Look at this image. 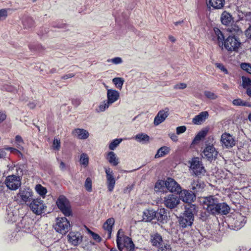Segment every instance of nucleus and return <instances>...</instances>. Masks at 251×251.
<instances>
[{
	"instance_id": "nucleus-1",
	"label": "nucleus",
	"mask_w": 251,
	"mask_h": 251,
	"mask_svg": "<svg viewBox=\"0 0 251 251\" xmlns=\"http://www.w3.org/2000/svg\"><path fill=\"white\" fill-rule=\"evenodd\" d=\"M203 208L212 215H226L230 210L229 206L225 202H219V199L214 196H210L201 199Z\"/></svg>"
},
{
	"instance_id": "nucleus-2",
	"label": "nucleus",
	"mask_w": 251,
	"mask_h": 251,
	"mask_svg": "<svg viewBox=\"0 0 251 251\" xmlns=\"http://www.w3.org/2000/svg\"><path fill=\"white\" fill-rule=\"evenodd\" d=\"M116 243L120 251L125 248L127 251H133L135 246L131 239L124 234V232L120 229L117 233Z\"/></svg>"
},
{
	"instance_id": "nucleus-3",
	"label": "nucleus",
	"mask_w": 251,
	"mask_h": 251,
	"mask_svg": "<svg viewBox=\"0 0 251 251\" xmlns=\"http://www.w3.org/2000/svg\"><path fill=\"white\" fill-rule=\"evenodd\" d=\"M33 192L28 188H21L19 193L15 196V200L20 204H25L32 200Z\"/></svg>"
},
{
	"instance_id": "nucleus-4",
	"label": "nucleus",
	"mask_w": 251,
	"mask_h": 251,
	"mask_svg": "<svg viewBox=\"0 0 251 251\" xmlns=\"http://www.w3.org/2000/svg\"><path fill=\"white\" fill-rule=\"evenodd\" d=\"M194 209V208L192 206H190V208H186L183 214V216L179 217V225L182 227H186L192 225L194 221V214L193 213V210Z\"/></svg>"
},
{
	"instance_id": "nucleus-5",
	"label": "nucleus",
	"mask_w": 251,
	"mask_h": 251,
	"mask_svg": "<svg viewBox=\"0 0 251 251\" xmlns=\"http://www.w3.org/2000/svg\"><path fill=\"white\" fill-rule=\"evenodd\" d=\"M246 218L240 213H235L231 215L228 219L231 226L235 230L240 229L246 223Z\"/></svg>"
},
{
	"instance_id": "nucleus-6",
	"label": "nucleus",
	"mask_w": 251,
	"mask_h": 251,
	"mask_svg": "<svg viewBox=\"0 0 251 251\" xmlns=\"http://www.w3.org/2000/svg\"><path fill=\"white\" fill-rule=\"evenodd\" d=\"M225 48L230 51H237L240 47L241 43L235 36L229 35L224 41Z\"/></svg>"
},
{
	"instance_id": "nucleus-7",
	"label": "nucleus",
	"mask_w": 251,
	"mask_h": 251,
	"mask_svg": "<svg viewBox=\"0 0 251 251\" xmlns=\"http://www.w3.org/2000/svg\"><path fill=\"white\" fill-rule=\"evenodd\" d=\"M58 208L66 216L71 215L72 211L69 201L64 196H60L56 201Z\"/></svg>"
},
{
	"instance_id": "nucleus-8",
	"label": "nucleus",
	"mask_w": 251,
	"mask_h": 251,
	"mask_svg": "<svg viewBox=\"0 0 251 251\" xmlns=\"http://www.w3.org/2000/svg\"><path fill=\"white\" fill-rule=\"evenodd\" d=\"M54 228L57 232L65 234L70 230V224L66 218H57Z\"/></svg>"
},
{
	"instance_id": "nucleus-9",
	"label": "nucleus",
	"mask_w": 251,
	"mask_h": 251,
	"mask_svg": "<svg viewBox=\"0 0 251 251\" xmlns=\"http://www.w3.org/2000/svg\"><path fill=\"white\" fill-rule=\"evenodd\" d=\"M190 169L193 172V174L196 176L204 175L205 170L201 162L198 157L194 158L191 161Z\"/></svg>"
},
{
	"instance_id": "nucleus-10",
	"label": "nucleus",
	"mask_w": 251,
	"mask_h": 251,
	"mask_svg": "<svg viewBox=\"0 0 251 251\" xmlns=\"http://www.w3.org/2000/svg\"><path fill=\"white\" fill-rule=\"evenodd\" d=\"M32 212L36 215H41L45 212L46 206L40 199L33 200L29 206Z\"/></svg>"
},
{
	"instance_id": "nucleus-11",
	"label": "nucleus",
	"mask_w": 251,
	"mask_h": 251,
	"mask_svg": "<svg viewBox=\"0 0 251 251\" xmlns=\"http://www.w3.org/2000/svg\"><path fill=\"white\" fill-rule=\"evenodd\" d=\"M5 183L9 189L12 190H17L21 185L20 177L16 175H11L7 176Z\"/></svg>"
},
{
	"instance_id": "nucleus-12",
	"label": "nucleus",
	"mask_w": 251,
	"mask_h": 251,
	"mask_svg": "<svg viewBox=\"0 0 251 251\" xmlns=\"http://www.w3.org/2000/svg\"><path fill=\"white\" fill-rule=\"evenodd\" d=\"M202 156L212 161L217 158L218 152L212 145H206L202 151Z\"/></svg>"
},
{
	"instance_id": "nucleus-13",
	"label": "nucleus",
	"mask_w": 251,
	"mask_h": 251,
	"mask_svg": "<svg viewBox=\"0 0 251 251\" xmlns=\"http://www.w3.org/2000/svg\"><path fill=\"white\" fill-rule=\"evenodd\" d=\"M180 199L176 195L170 194L164 199V204L169 209L176 208L179 203Z\"/></svg>"
},
{
	"instance_id": "nucleus-14",
	"label": "nucleus",
	"mask_w": 251,
	"mask_h": 251,
	"mask_svg": "<svg viewBox=\"0 0 251 251\" xmlns=\"http://www.w3.org/2000/svg\"><path fill=\"white\" fill-rule=\"evenodd\" d=\"M18 226L24 232L30 233L33 228L32 220L30 218L24 217L18 224Z\"/></svg>"
},
{
	"instance_id": "nucleus-15",
	"label": "nucleus",
	"mask_w": 251,
	"mask_h": 251,
	"mask_svg": "<svg viewBox=\"0 0 251 251\" xmlns=\"http://www.w3.org/2000/svg\"><path fill=\"white\" fill-rule=\"evenodd\" d=\"M220 141L222 146L226 148H232L236 144L235 138L226 132L222 135Z\"/></svg>"
},
{
	"instance_id": "nucleus-16",
	"label": "nucleus",
	"mask_w": 251,
	"mask_h": 251,
	"mask_svg": "<svg viewBox=\"0 0 251 251\" xmlns=\"http://www.w3.org/2000/svg\"><path fill=\"white\" fill-rule=\"evenodd\" d=\"M105 172L106 177V185L108 191L111 192L113 191L116 180L114 177V173L110 168H105Z\"/></svg>"
},
{
	"instance_id": "nucleus-17",
	"label": "nucleus",
	"mask_w": 251,
	"mask_h": 251,
	"mask_svg": "<svg viewBox=\"0 0 251 251\" xmlns=\"http://www.w3.org/2000/svg\"><path fill=\"white\" fill-rule=\"evenodd\" d=\"M166 188L172 193H176L178 194L181 189V187L179 184L177 183L173 178L168 177L166 179Z\"/></svg>"
},
{
	"instance_id": "nucleus-18",
	"label": "nucleus",
	"mask_w": 251,
	"mask_h": 251,
	"mask_svg": "<svg viewBox=\"0 0 251 251\" xmlns=\"http://www.w3.org/2000/svg\"><path fill=\"white\" fill-rule=\"evenodd\" d=\"M169 115V109L168 108L160 110L154 119L153 124L155 126H158L166 120Z\"/></svg>"
},
{
	"instance_id": "nucleus-19",
	"label": "nucleus",
	"mask_w": 251,
	"mask_h": 251,
	"mask_svg": "<svg viewBox=\"0 0 251 251\" xmlns=\"http://www.w3.org/2000/svg\"><path fill=\"white\" fill-rule=\"evenodd\" d=\"M178 193L179 199H181L185 202L190 203L193 201V199L195 198L194 193L186 190H182L181 189V191Z\"/></svg>"
},
{
	"instance_id": "nucleus-20",
	"label": "nucleus",
	"mask_w": 251,
	"mask_h": 251,
	"mask_svg": "<svg viewBox=\"0 0 251 251\" xmlns=\"http://www.w3.org/2000/svg\"><path fill=\"white\" fill-rule=\"evenodd\" d=\"M106 97V100L112 104L119 99L120 93L116 90L107 89Z\"/></svg>"
},
{
	"instance_id": "nucleus-21",
	"label": "nucleus",
	"mask_w": 251,
	"mask_h": 251,
	"mask_svg": "<svg viewBox=\"0 0 251 251\" xmlns=\"http://www.w3.org/2000/svg\"><path fill=\"white\" fill-rule=\"evenodd\" d=\"M68 240L74 246L80 244L82 240V237L79 232H70L68 235Z\"/></svg>"
},
{
	"instance_id": "nucleus-22",
	"label": "nucleus",
	"mask_w": 251,
	"mask_h": 251,
	"mask_svg": "<svg viewBox=\"0 0 251 251\" xmlns=\"http://www.w3.org/2000/svg\"><path fill=\"white\" fill-rule=\"evenodd\" d=\"M5 218L8 223L12 224L17 221L19 218V215L17 211L9 208L6 210V215Z\"/></svg>"
},
{
	"instance_id": "nucleus-23",
	"label": "nucleus",
	"mask_w": 251,
	"mask_h": 251,
	"mask_svg": "<svg viewBox=\"0 0 251 251\" xmlns=\"http://www.w3.org/2000/svg\"><path fill=\"white\" fill-rule=\"evenodd\" d=\"M213 30L214 34L213 35V40L214 41L217 42L220 47H222L223 46L224 41L225 39V37L223 33L217 27L214 28Z\"/></svg>"
},
{
	"instance_id": "nucleus-24",
	"label": "nucleus",
	"mask_w": 251,
	"mask_h": 251,
	"mask_svg": "<svg viewBox=\"0 0 251 251\" xmlns=\"http://www.w3.org/2000/svg\"><path fill=\"white\" fill-rule=\"evenodd\" d=\"M208 116L209 114L207 111L201 112L193 119L192 123L196 125H201L208 118Z\"/></svg>"
},
{
	"instance_id": "nucleus-25",
	"label": "nucleus",
	"mask_w": 251,
	"mask_h": 251,
	"mask_svg": "<svg viewBox=\"0 0 251 251\" xmlns=\"http://www.w3.org/2000/svg\"><path fill=\"white\" fill-rule=\"evenodd\" d=\"M73 135L79 139L84 140L88 138L89 133L85 129L75 128L72 131Z\"/></svg>"
},
{
	"instance_id": "nucleus-26",
	"label": "nucleus",
	"mask_w": 251,
	"mask_h": 251,
	"mask_svg": "<svg viewBox=\"0 0 251 251\" xmlns=\"http://www.w3.org/2000/svg\"><path fill=\"white\" fill-rule=\"evenodd\" d=\"M115 223V220L113 218H110L108 219L104 223L103 225V229L107 231V239L111 238V235L112 233L113 226Z\"/></svg>"
},
{
	"instance_id": "nucleus-27",
	"label": "nucleus",
	"mask_w": 251,
	"mask_h": 251,
	"mask_svg": "<svg viewBox=\"0 0 251 251\" xmlns=\"http://www.w3.org/2000/svg\"><path fill=\"white\" fill-rule=\"evenodd\" d=\"M155 218L161 223L164 224L166 223L168 218L165 209L161 208L156 212L155 211Z\"/></svg>"
},
{
	"instance_id": "nucleus-28",
	"label": "nucleus",
	"mask_w": 251,
	"mask_h": 251,
	"mask_svg": "<svg viewBox=\"0 0 251 251\" xmlns=\"http://www.w3.org/2000/svg\"><path fill=\"white\" fill-rule=\"evenodd\" d=\"M151 241L153 246L159 247L164 243L162 236L158 233H154L151 235Z\"/></svg>"
},
{
	"instance_id": "nucleus-29",
	"label": "nucleus",
	"mask_w": 251,
	"mask_h": 251,
	"mask_svg": "<svg viewBox=\"0 0 251 251\" xmlns=\"http://www.w3.org/2000/svg\"><path fill=\"white\" fill-rule=\"evenodd\" d=\"M225 2V0H209L207 5L214 9H219L224 7Z\"/></svg>"
},
{
	"instance_id": "nucleus-30",
	"label": "nucleus",
	"mask_w": 251,
	"mask_h": 251,
	"mask_svg": "<svg viewBox=\"0 0 251 251\" xmlns=\"http://www.w3.org/2000/svg\"><path fill=\"white\" fill-rule=\"evenodd\" d=\"M155 217V211L152 209H147L143 213V219L147 222H150Z\"/></svg>"
},
{
	"instance_id": "nucleus-31",
	"label": "nucleus",
	"mask_w": 251,
	"mask_h": 251,
	"mask_svg": "<svg viewBox=\"0 0 251 251\" xmlns=\"http://www.w3.org/2000/svg\"><path fill=\"white\" fill-rule=\"evenodd\" d=\"M221 20L223 24L228 25L231 22L232 18L229 13L224 11L221 15Z\"/></svg>"
},
{
	"instance_id": "nucleus-32",
	"label": "nucleus",
	"mask_w": 251,
	"mask_h": 251,
	"mask_svg": "<svg viewBox=\"0 0 251 251\" xmlns=\"http://www.w3.org/2000/svg\"><path fill=\"white\" fill-rule=\"evenodd\" d=\"M107 159L108 162L113 166H116L119 163V159L117 157L116 154L113 151H110L108 153Z\"/></svg>"
},
{
	"instance_id": "nucleus-33",
	"label": "nucleus",
	"mask_w": 251,
	"mask_h": 251,
	"mask_svg": "<svg viewBox=\"0 0 251 251\" xmlns=\"http://www.w3.org/2000/svg\"><path fill=\"white\" fill-rule=\"evenodd\" d=\"M134 139L138 142L145 143L149 142L150 137L146 134L141 133L137 134L134 137Z\"/></svg>"
},
{
	"instance_id": "nucleus-34",
	"label": "nucleus",
	"mask_w": 251,
	"mask_h": 251,
	"mask_svg": "<svg viewBox=\"0 0 251 251\" xmlns=\"http://www.w3.org/2000/svg\"><path fill=\"white\" fill-rule=\"evenodd\" d=\"M204 184L198 181L193 180L191 183V189L194 192L201 191L203 188Z\"/></svg>"
},
{
	"instance_id": "nucleus-35",
	"label": "nucleus",
	"mask_w": 251,
	"mask_h": 251,
	"mask_svg": "<svg viewBox=\"0 0 251 251\" xmlns=\"http://www.w3.org/2000/svg\"><path fill=\"white\" fill-rule=\"evenodd\" d=\"M112 104L107 100H103L99 105L98 108L97 109V112H102L107 109Z\"/></svg>"
},
{
	"instance_id": "nucleus-36",
	"label": "nucleus",
	"mask_w": 251,
	"mask_h": 251,
	"mask_svg": "<svg viewBox=\"0 0 251 251\" xmlns=\"http://www.w3.org/2000/svg\"><path fill=\"white\" fill-rule=\"evenodd\" d=\"M208 132V130L204 129V130H201L200 131L197 135L195 136V138L193 140V142L194 143H197L203 138H204Z\"/></svg>"
},
{
	"instance_id": "nucleus-37",
	"label": "nucleus",
	"mask_w": 251,
	"mask_h": 251,
	"mask_svg": "<svg viewBox=\"0 0 251 251\" xmlns=\"http://www.w3.org/2000/svg\"><path fill=\"white\" fill-rule=\"evenodd\" d=\"M35 190L37 193L43 198L45 197L47 193V189L39 184L36 185Z\"/></svg>"
},
{
	"instance_id": "nucleus-38",
	"label": "nucleus",
	"mask_w": 251,
	"mask_h": 251,
	"mask_svg": "<svg viewBox=\"0 0 251 251\" xmlns=\"http://www.w3.org/2000/svg\"><path fill=\"white\" fill-rule=\"evenodd\" d=\"M169 152V149L166 147H162L160 148L155 155V158H158L164 156Z\"/></svg>"
},
{
	"instance_id": "nucleus-39",
	"label": "nucleus",
	"mask_w": 251,
	"mask_h": 251,
	"mask_svg": "<svg viewBox=\"0 0 251 251\" xmlns=\"http://www.w3.org/2000/svg\"><path fill=\"white\" fill-rule=\"evenodd\" d=\"M80 163L84 167H86L89 164V157L86 153H83L80 155Z\"/></svg>"
},
{
	"instance_id": "nucleus-40",
	"label": "nucleus",
	"mask_w": 251,
	"mask_h": 251,
	"mask_svg": "<svg viewBox=\"0 0 251 251\" xmlns=\"http://www.w3.org/2000/svg\"><path fill=\"white\" fill-rule=\"evenodd\" d=\"M113 83L116 88L121 90L124 82V79L122 77H115L112 79Z\"/></svg>"
},
{
	"instance_id": "nucleus-41",
	"label": "nucleus",
	"mask_w": 251,
	"mask_h": 251,
	"mask_svg": "<svg viewBox=\"0 0 251 251\" xmlns=\"http://www.w3.org/2000/svg\"><path fill=\"white\" fill-rule=\"evenodd\" d=\"M166 180H158L155 185V188L157 191H163L164 188H166Z\"/></svg>"
},
{
	"instance_id": "nucleus-42",
	"label": "nucleus",
	"mask_w": 251,
	"mask_h": 251,
	"mask_svg": "<svg viewBox=\"0 0 251 251\" xmlns=\"http://www.w3.org/2000/svg\"><path fill=\"white\" fill-rule=\"evenodd\" d=\"M23 25L25 28H29L34 25V22L32 18L28 17L23 22Z\"/></svg>"
},
{
	"instance_id": "nucleus-43",
	"label": "nucleus",
	"mask_w": 251,
	"mask_h": 251,
	"mask_svg": "<svg viewBox=\"0 0 251 251\" xmlns=\"http://www.w3.org/2000/svg\"><path fill=\"white\" fill-rule=\"evenodd\" d=\"M242 87L246 89L251 87V79L245 76L242 77Z\"/></svg>"
},
{
	"instance_id": "nucleus-44",
	"label": "nucleus",
	"mask_w": 251,
	"mask_h": 251,
	"mask_svg": "<svg viewBox=\"0 0 251 251\" xmlns=\"http://www.w3.org/2000/svg\"><path fill=\"white\" fill-rule=\"evenodd\" d=\"M227 30L232 34L240 35L242 33V30L236 25H233L228 27Z\"/></svg>"
},
{
	"instance_id": "nucleus-45",
	"label": "nucleus",
	"mask_w": 251,
	"mask_h": 251,
	"mask_svg": "<svg viewBox=\"0 0 251 251\" xmlns=\"http://www.w3.org/2000/svg\"><path fill=\"white\" fill-rule=\"evenodd\" d=\"M122 140V139H116L113 140L109 145V149L112 151L114 150Z\"/></svg>"
},
{
	"instance_id": "nucleus-46",
	"label": "nucleus",
	"mask_w": 251,
	"mask_h": 251,
	"mask_svg": "<svg viewBox=\"0 0 251 251\" xmlns=\"http://www.w3.org/2000/svg\"><path fill=\"white\" fill-rule=\"evenodd\" d=\"M204 95L207 99L212 100H216L218 98L217 95L215 93L210 91H205Z\"/></svg>"
},
{
	"instance_id": "nucleus-47",
	"label": "nucleus",
	"mask_w": 251,
	"mask_h": 251,
	"mask_svg": "<svg viewBox=\"0 0 251 251\" xmlns=\"http://www.w3.org/2000/svg\"><path fill=\"white\" fill-rule=\"evenodd\" d=\"M15 142L17 144V147L20 149H23L22 145L24 143L22 137L20 135H16L15 137Z\"/></svg>"
},
{
	"instance_id": "nucleus-48",
	"label": "nucleus",
	"mask_w": 251,
	"mask_h": 251,
	"mask_svg": "<svg viewBox=\"0 0 251 251\" xmlns=\"http://www.w3.org/2000/svg\"><path fill=\"white\" fill-rule=\"evenodd\" d=\"M84 186L86 190L88 192L92 191V180L90 177H87L85 180Z\"/></svg>"
},
{
	"instance_id": "nucleus-49",
	"label": "nucleus",
	"mask_w": 251,
	"mask_h": 251,
	"mask_svg": "<svg viewBox=\"0 0 251 251\" xmlns=\"http://www.w3.org/2000/svg\"><path fill=\"white\" fill-rule=\"evenodd\" d=\"M107 62H111L114 64H120L123 62L122 59L120 57H116L112 59H109L107 60Z\"/></svg>"
},
{
	"instance_id": "nucleus-50",
	"label": "nucleus",
	"mask_w": 251,
	"mask_h": 251,
	"mask_svg": "<svg viewBox=\"0 0 251 251\" xmlns=\"http://www.w3.org/2000/svg\"><path fill=\"white\" fill-rule=\"evenodd\" d=\"M158 251H171V248L169 245L163 243L158 247Z\"/></svg>"
},
{
	"instance_id": "nucleus-51",
	"label": "nucleus",
	"mask_w": 251,
	"mask_h": 251,
	"mask_svg": "<svg viewBox=\"0 0 251 251\" xmlns=\"http://www.w3.org/2000/svg\"><path fill=\"white\" fill-rule=\"evenodd\" d=\"M7 10L2 9L0 10V21L4 20L7 17Z\"/></svg>"
},
{
	"instance_id": "nucleus-52",
	"label": "nucleus",
	"mask_w": 251,
	"mask_h": 251,
	"mask_svg": "<svg viewBox=\"0 0 251 251\" xmlns=\"http://www.w3.org/2000/svg\"><path fill=\"white\" fill-rule=\"evenodd\" d=\"M241 68L248 73L251 74V66L250 64L245 63H241Z\"/></svg>"
},
{
	"instance_id": "nucleus-53",
	"label": "nucleus",
	"mask_w": 251,
	"mask_h": 251,
	"mask_svg": "<svg viewBox=\"0 0 251 251\" xmlns=\"http://www.w3.org/2000/svg\"><path fill=\"white\" fill-rule=\"evenodd\" d=\"M57 159V161L59 164V167L60 170L63 172L66 171L67 168V165L62 160H59L58 158Z\"/></svg>"
},
{
	"instance_id": "nucleus-54",
	"label": "nucleus",
	"mask_w": 251,
	"mask_h": 251,
	"mask_svg": "<svg viewBox=\"0 0 251 251\" xmlns=\"http://www.w3.org/2000/svg\"><path fill=\"white\" fill-rule=\"evenodd\" d=\"M52 147L55 150H59L60 147V140L57 139H54L53 141Z\"/></svg>"
},
{
	"instance_id": "nucleus-55",
	"label": "nucleus",
	"mask_w": 251,
	"mask_h": 251,
	"mask_svg": "<svg viewBox=\"0 0 251 251\" xmlns=\"http://www.w3.org/2000/svg\"><path fill=\"white\" fill-rule=\"evenodd\" d=\"M89 232L92 236L93 238L96 241L100 242L101 241L100 237L97 233H94V232L91 231L90 230H88Z\"/></svg>"
},
{
	"instance_id": "nucleus-56",
	"label": "nucleus",
	"mask_w": 251,
	"mask_h": 251,
	"mask_svg": "<svg viewBox=\"0 0 251 251\" xmlns=\"http://www.w3.org/2000/svg\"><path fill=\"white\" fill-rule=\"evenodd\" d=\"M186 130V127L184 126H178L176 128V132L177 134H180L184 133Z\"/></svg>"
},
{
	"instance_id": "nucleus-57",
	"label": "nucleus",
	"mask_w": 251,
	"mask_h": 251,
	"mask_svg": "<svg viewBox=\"0 0 251 251\" xmlns=\"http://www.w3.org/2000/svg\"><path fill=\"white\" fill-rule=\"evenodd\" d=\"M244 101L241 99H237L232 101V103L235 106H243Z\"/></svg>"
},
{
	"instance_id": "nucleus-58",
	"label": "nucleus",
	"mask_w": 251,
	"mask_h": 251,
	"mask_svg": "<svg viewBox=\"0 0 251 251\" xmlns=\"http://www.w3.org/2000/svg\"><path fill=\"white\" fill-rule=\"evenodd\" d=\"M187 87V84L184 83L176 84L174 86V89H184Z\"/></svg>"
},
{
	"instance_id": "nucleus-59",
	"label": "nucleus",
	"mask_w": 251,
	"mask_h": 251,
	"mask_svg": "<svg viewBox=\"0 0 251 251\" xmlns=\"http://www.w3.org/2000/svg\"><path fill=\"white\" fill-rule=\"evenodd\" d=\"M5 149L6 150L10 151L11 152H13L15 154H17L19 155L22 156V153L21 152V151L16 149H15V148H13L12 147H7V148H5Z\"/></svg>"
},
{
	"instance_id": "nucleus-60",
	"label": "nucleus",
	"mask_w": 251,
	"mask_h": 251,
	"mask_svg": "<svg viewBox=\"0 0 251 251\" xmlns=\"http://www.w3.org/2000/svg\"><path fill=\"white\" fill-rule=\"evenodd\" d=\"M216 67L220 69L222 72H223L225 74H227L228 71L227 69L224 67V66L221 63H217L216 64Z\"/></svg>"
},
{
	"instance_id": "nucleus-61",
	"label": "nucleus",
	"mask_w": 251,
	"mask_h": 251,
	"mask_svg": "<svg viewBox=\"0 0 251 251\" xmlns=\"http://www.w3.org/2000/svg\"><path fill=\"white\" fill-rule=\"evenodd\" d=\"M6 114L2 111H0V123L4 121L6 119Z\"/></svg>"
},
{
	"instance_id": "nucleus-62",
	"label": "nucleus",
	"mask_w": 251,
	"mask_h": 251,
	"mask_svg": "<svg viewBox=\"0 0 251 251\" xmlns=\"http://www.w3.org/2000/svg\"><path fill=\"white\" fill-rule=\"evenodd\" d=\"M245 34L248 38L251 39V25L246 30Z\"/></svg>"
},
{
	"instance_id": "nucleus-63",
	"label": "nucleus",
	"mask_w": 251,
	"mask_h": 251,
	"mask_svg": "<svg viewBox=\"0 0 251 251\" xmlns=\"http://www.w3.org/2000/svg\"><path fill=\"white\" fill-rule=\"evenodd\" d=\"M75 74L73 73L68 74L62 76L61 78L63 79H67L69 78H72L75 76Z\"/></svg>"
},
{
	"instance_id": "nucleus-64",
	"label": "nucleus",
	"mask_w": 251,
	"mask_h": 251,
	"mask_svg": "<svg viewBox=\"0 0 251 251\" xmlns=\"http://www.w3.org/2000/svg\"><path fill=\"white\" fill-rule=\"evenodd\" d=\"M169 136L170 138L175 142L177 141L178 140L177 136L175 133H170Z\"/></svg>"
}]
</instances>
